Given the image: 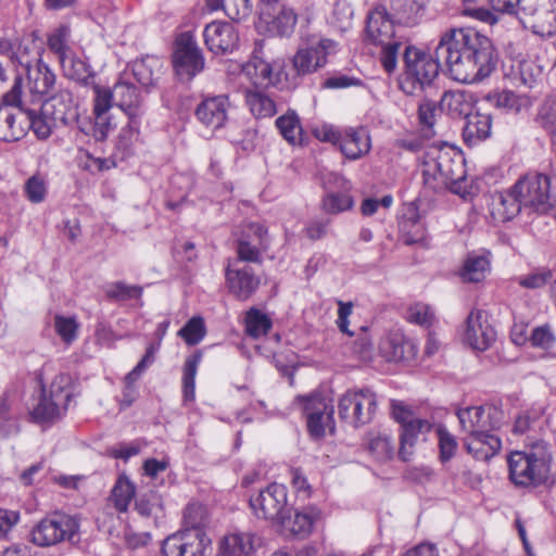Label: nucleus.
Wrapping results in <instances>:
<instances>
[{"mask_svg":"<svg viewBox=\"0 0 556 556\" xmlns=\"http://www.w3.org/2000/svg\"><path fill=\"white\" fill-rule=\"evenodd\" d=\"M163 63L154 55H146L137 59L130 65L129 77H134L142 87H152L156 84L162 73Z\"/></svg>","mask_w":556,"mask_h":556,"instance_id":"72a5a7b5","label":"nucleus"},{"mask_svg":"<svg viewBox=\"0 0 556 556\" xmlns=\"http://www.w3.org/2000/svg\"><path fill=\"white\" fill-rule=\"evenodd\" d=\"M538 122L551 135H556V97L548 98L540 108Z\"/></svg>","mask_w":556,"mask_h":556,"instance_id":"bf43d9fd","label":"nucleus"},{"mask_svg":"<svg viewBox=\"0 0 556 556\" xmlns=\"http://www.w3.org/2000/svg\"><path fill=\"white\" fill-rule=\"evenodd\" d=\"M432 428V424L427 419H418L409 422L406 427L402 428L399 457L403 462L410 459L414 453V446L420 435L426 434Z\"/></svg>","mask_w":556,"mask_h":556,"instance_id":"e433bc0d","label":"nucleus"},{"mask_svg":"<svg viewBox=\"0 0 556 556\" xmlns=\"http://www.w3.org/2000/svg\"><path fill=\"white\" fill-rule=\"evenodd\" d=\"M440 111L441 110L438 108L437 103L431 100H424L419 104L418 121L424 137L431 138L437 134L434 125Z\"/></svg>","mask_w":556,"mask_h":556,"instance_id":"09e8293b","label":"nucleus"},{"mask_svg":"<svg viewBox=\"0 0 556 556\" xmlns=\"http://www.w3.org/2000/svg\"><path fill=\"white\" fill-rule=\"evenodd\" d=\"M48 179L41 173H35L26 179L23 192L26 199L33 204L42 203L48 194Z\"/></svg>","mask_w":556,"mask_h":556,"instance_id":"de8ad7c7","label":"nucleus"},{"mask_svg":"<svg viewBox=\"0 0 556 556\" xmlns=\"http://www.w3.org/2000/svg\"><path fill=\"white\" fill-rule=\"evenodd\" d=\"M352 352L362 362H370L372 359L374 345L370 337L366 332H363L353 342Z\"/></svg>","mask_w":556,"mask_h":556,"instance_id":"774afa93","label":"nucleus"},{"mask_svg":"<svg viewBox=\"0 0 556 556\" xmlns=\"http://www.w3.org/2000/svg\"><path fill=\"white\" fill-rule=\"evenodd\" d=\"M437 437L439 441L440 459L443 463L447 462L455 455L457 450L458 444L456 438L442 426L437 428Z\"/></svg>","mask_w":556,"mask_h":556,"instance_id":"680f3d73","label":"nucleus"},{"mask_svg":"<svg viewBox=\"0 0 556 556\" xmlns=\"http://www.w3.org/2000/svg\"><path fill=\"white\" fill-rule=\"evenodd\" d=\"M491 213L498 222H508L517 216L523 204L519 201L518 194H515L514 187L507 191L495 193L492 197Z\"/></svg>","mask_w":556,"mask_h":556,"instance_id":"f704fd0d","label":"nucleus"},{"mask_svg":"<svg viewBox=\"0 0 556 556\" xmlns=\"http://www.w3.org/2000/svg\"><path fill=\"white\" fill-rule=\"evenodd\" d=\"M201 49L190 33L180 34L175 43L173 67L180 80L189 81L204 70Z\"/></svg>","mask_w":556,"mask_h":556,"instance_id":"9b49d317","label":"nucleus"},{"mask_svg":"<svg viewBox=\"0 0 556 556\" xmlns=\"http://www.w3.org/2000/svg\"><path fill=\"white\" fill-rule=\"evenodd\" d=\"M380 350L389 362H410L417 355V346L414 341L397 334L386 339L381 343Z\"/></svg>","mask_w":556,"mask_h":556,"instance_id":"c9c22d12","label":"nucleus"},{"mask_svg":"<svg viewBox=\"0 0 556 556\" xmlns=\"http://www.w3.org/2000/svg\"><path fill=\"white\" fill-rule=\"evenodd\" d=\"M78 528L75 518L54 514L37 522L29 533V539L31 543L40 547L53 546L63 541L75 542Z\"/></svg>","mask_w":556,"mask_h":556,"instance_id":"6e6552de","label":"nucleus"},{"mask_svg":"<svg viewBox=\"0 0 556 556\" xmlns=\"http://www.w3.org/2000/svg\"><path fill=\"white\" fill-rule=\"evenodd\" d=\"M492 119L489 114H468L463 128V137L468 146H476L491 134Z\"/></svg>","mask_w":556,"mask_h":556,"instance_id":"4c0bfd02","label":"nucleus"},{"mask_svg":"<svg viewBox=\"0 0 556 556\" xmlns=\"http://www.w3.org/2000/svg\"><path fill=\"white\" fill-rule=\"evenodd\" d=\"M270 328L271 321L265 314L256 308L248 311L245 316V329L250 337L257 339L265 336Z\"/></svg>","mask_w":556,"mask_h":556,"instance_id":"603ef678","label":"nucleus"},{"mask_svg":"<svg viewBox=\"0 0 556 556\" xmlns=\"http://www.w3.org/2000/svg\"><path fill=\"white\" fill-rule=\"evenodd\" d=\"M377 397L369 389L350 390L339 401V416L354 427L368 424L376 412Z\"/></svg>","mask_w":556,"mask_h":556,"instance_id":"f8f14e48","label":"nucleus"},{"mask_svg":"<svg viewBox=\"0 0 556 556\" xmlns=\"http://www.w3.org/2000/svg\"><path fill=\"white\" fill-rule=\"evenodd\" d=\"M207 513L206 508L199 503L189 504L184 513L185 529H202L206 523Z\"/></svg>","mask_w":556,"mask_h":556,"instance_id":"052dcab7","label":"nucleus"},{"mask_svg":"<svg viewBox=\"0 0 556 556\" xmlns=\"http://www.w3.org/2000/svg\"><path fill=\"white\" fill-rule=\"evenodd\" d=\"M491 269L490 254L470 252L458 269V276L465 282H480L485 279Z\"/></svg>","mask_w":556,"mask_h":556,"instance_id":"473e14b6","label":"nucleus"},{"mask_svg":"<svg viewBox=\"0 0 556 556\" xmlns=\"http://www.w3.org/2000/svg\"><path fill=\"white\" fill-rule=\"evenodd\" d=\"M484 99L491 106L508 114L527 112L532 105L529 96L513 90H495L486 94Z\"/></svg>","mask_w":556,"mask_h":556,"instance_id":"7c9ffc66","label":"nucleus"},{"mask_svg":"<svg viewBox=\"0 0 556 556\" xmlns=\"http://www.w3.org/2000/svg\"><path fill=\"white\" fill-rule=\"evenodd\" d=\"M320 519L321 510L315 506H307L296 510L292 516L285 514L278 523L291 535L306 538Z\"/></svg>","mask_w":556,"mask_h":556,"instance_id":"cd10ccee","label":"nucleus"},{"mask_svg":"<svg viewBox=\"0 0 556 556\" xmlns=\"http://www.w3.org/2000/svg\"><path fill=\"white\" fill-rule=\"evenodd\" d=\"M62 70L68 78L80 84L88 85L93 79V72L90 65L73 52L60 60Z\"/></svg>","mask_w":556,"mask_h":556,"instance_id":"79ce46f5","label":"nucleus"},{"mask_svg":"<svg viewBox=\"0 0 556 556\" xmlns=\"http://www.w3.org/2000/svg\"><path fill=\"white\" fill-rule=\"evenodd\" d=\"M47 115L59 126H66L78 117L77 105L71 91L64 89L51 96L42 103Z\"/></svg>","mask_w":556,"mask_h":556,"instance_id":"bb28decb","label":"nucleus"},{"mask_svg":"<svg viewBox=\"0 0 556 556\" xmlns=\"http://www.w3.org/2000/svg\"><path fill=\"white\" fill-rule=\"evenodd\" d=\"M104 293L108 299L121 302L139 299L142 295V288L135 285H127L123 281H115L104 287Z\"/></svg>","mask_w":556,"mask_h":556,"instance_id":"3c124183","label":"nucleus"},{"mask_svg":"<svg viewBox=\"0 0 556 556\" xmlns=\"http://www.w3.org/2000/svg\"><path fill=\"white\" fill-rule=\"evenodd\" d=\"M303 412L306 416L307 429L315 438L325 434L326 429L333 431V405L320 395L304 399Z\"/></svg>","mask_w":556,"mask_h":556,"instance_id":"6ab92c4d","label":"nucleus"},{"mask_svg":"<svg viewBox=\"0 0 556 556\" xmlns=\"http://www.w3.org/2000/svg\"><path fill=\"white\" fill-rule=\"evenodd\" d=\"M242 73L255 85H277L278 74L274 64L265 59L264 41H256L251 59L242 65Z\"/></svg>","mask_w":556,"mask_h":556,"instance_id":"b1692460","label":"nucleus"},{"mask_svg":"<svg viewBox=\"0 0 556 556\" xmlns=\"http://www.w3.org/2000/svg\"><path fill=\"white\" fill-rule=\"evenodd\" d=\"M365 41L381 49L380 62L388 73H392L396 67L403 40L396 35L393 18L384 7L378 5L368 12Z\"/></svg>","mask_w":556,"mask_h":556,"instance_id":"7ed1b4c3","label":"nucleus"},{"mask_svg":"<svg viewBox=\"0 0 556 556\" xmlns=\"http://www.w3.org/2000/svg\"><path fill=\"white\" fill-rule=\"evenodd\" d=\"M368 451L379 460H388L393 457L395 440L386 431L370 432L367 437Z\"/></svg>","mask_w":556,"mask_h":556,"instance_id":"c03bdc74","label":"nucleus"},{"mask_svg":"<svg viewBox=\"0 0 556 556\" xmlns=\"http://www.w3.org/2000/svg\"><path fill=\"white\" fill-rule=\"evenodd\" d=\"M128 124L122 128L118 136V147L125 151L139 140L141 118H128Z\"/></svg>","mask_w":556,"mask_h":556,"instance_id":"e2e57ef3","label":"nucleus"},{"mask_svg":"<svg viewBox=\"0 0 556 556\" xmlns=\"http://www.w3.org/2000/svg\"><path fill=\"white\" fill-rule=\"evenodd\" d=\"M342 190L328 191L321 200V208L330 215H338L350 211L354 207L355 201L350 193L351 186L348 181L342 180Z\"/></svg>","mask_w":556,"mask_h":556,"instance_id":"ea45409f","label":"nucleus"},{"mask_svg":"<svg viewBox=\"0 0 556 556\" xmlns=\"http://www.w3.org/2000/svg\"><path fill=\"white\" fill-rule=\"evenodd\" d=\"M406 319L416 325L429 326L433 319V312L427 304L415 303L408 307Z\"/></svg>","mask_w":556,"mask_h":556,"instance_id":"69168bd1","label":"nucleus"},{"mask_svg":"<svg viewBox=\"0 0 556 556\" xmlns=\"http://www.w3.org/2000/svg\"><path fill=\"white\" fill-rule=\"evenodd\" d=\"M229 101L226 96H215L204 99L195 110L197 119L208 130L224 127L227 121Z\"/></svg>","mask_w":556,"mask_h":556,"instance_id":"393cba45","label":"nucleus"},{"mask_svg":"<svg viewBox=\"0 0 556 556\" xmlns=\"http://www.w3.org/2000/svg\"><path fill=\"white\" fill-rule=\"evenodd\" d=\"M243 261L229 260L225 278L230 293L239 300H248L258 288L260 279L253 273V269L242 264Z\"/></svg>","mask_w":556,"mask_h":556,"instance_id":"412c9836","label":"nucleus"},{"mask_svg":"<svg viewBox=\"0 0 556 556\" xmlns=\"http://www.w3.org/2000/svg\"><path fill=\"white\" fill-rule=\"evenodd\" d=\"M71 38V29L66 25H61L48 37V47L55 53L59 61L72 52L68 41Z\"/></svg>","mask_w":556,"mask_h":556,"instance_id":"5fc2aeb1","label":"nucleus"},{"mask_svg":"<svg viewBox=\"0 0 556 556\" xmlns=\"http://www.w3.org/2000/svg\"><path fill=\"white\" fill-rule=\"evenodd\" d=\"M236 241L238 258L243 262L260 263L269 247L267 229L260 223L244 224Z\"/></svg>","mask_w":556,"mask_h":556,"instance_id":"f3484780","label":"nucleus"},{"mask_svg":"<svg viewBox=\"0 0 556 556\" xmlns=\"http://www.w3.org/2000/svg\"><path fill=\"white\" fill-rule=\"evenodd\" d=\"M115 106L121 109L128 118H141L144 113V101L140 90L130 80L125 71L113 86Z\"/></svg>","mask_w":556,"mask_h":556,"instance_id":"4be33fe9","label":"nucleus"},{"mask_svg":"<svg viewBox=\"0 0 556 556\" xmlns=\"http://www.w3.org/2000/svg\"><path fill=\"white\" fill-rule=\"evenodd\" d=\"M424 175L440 179L453 193L462 198L471 194L472 185L466 175L463 156L445 143L429 146L424 155Z\"/></svg>","mask_w":556,"mask_h":556,"instance_id":"f03ea898","label":"nucleus"},{"mask_svg":"<svg viewBox=\"0 0 556 556\" xmlns=\"http://www.w3.org/2000/svg\"><path fill=\"white\" fill-rule=\"evenodd\" d=\"M211 540L203 529H184L165 539L164 556H204Z\"/></svg>","mask_w":556,"mask_h":556,"instance_id":"2eb2a0df","label":"nucleus"},{"mask_svg":"<svg viewBox=\"0 0 556 556\" xmlns=\"http://www.w3.org/2000/svg\"><path fill=\"white\" fill-rule=\"evenodd\" d=\"M245 104L255 118H267L276 114V102L265 91L254 87L244 92Z\"/></svg>","mask_w":556,"mask_h":556,"instance_id":"a19ab883","label":"nucleus"},{"mask_svg":"<svg viewBox=\"0 0 556 556\" xmlns=\"http://www.w3.org/2000/svg\"><path fill=\"white\" fill-rule=\"evenodd\" d=\"M201 354L197 353L189 356L184 366L182 386H184V399L186 401H193L195 395V376L199 364L201 362Z\"/></svg>","mask_w":556,"mask_h":556,"instance_id":"8fccbe9b","label":"nucleus"},{"mask_svg":"<svg viewBox=\"0 0 556 556\" xmlns=\"http://www.w3.org/2000/svg\"><path fill=\"white\" fill-rule=\"evenodd\" d=\"M338 51V42L329 38L311 41L298 49L292 58V67L300 76L317 72L327 64L329 55Z\"/></svg>","mask_w":556,"mask_h":556,"instance_id":"ddd939ff","label":"nucleus"},{"mask_svg":"<svg viewBox=\"0 0 556 556\" xmlns=\"http://www.w3.org/2000/svg\"><path fill=\"white\" fill-rule=\"evenodd\" d=\"M187 344H198L205 336L204 321L201 317H192L187 324L178 331Z\"/></svg>","mask_w":556,"mask_h":556,"instance_id":"13d9d810","label":"nucleus"},{"mask_svg":"<svg viewBox=\"0 0 556 556\" xmlns=\"http://www.w3.org/2000/svg\"><path fill=\"white\" fill-rule=\"evenodd\" d=\"M518 14L540 36L556 33V0H520Z\"/></svg>","mask_w":556,"mask_h":556,"instance_id":"4468645a","label":"nucleus"},{"mask_svg":"<svg viewBox=\"0 0 556 556\" xmlns=\"http://www.w3.org/2000/svg\"><path fill=\"white\" fill-rule=\"evenodd\" d=\"M276 127L286 141L292 146L303 142V129L294 111H289L276 119Z\"/></svg>","mask_w":556,"mask_h":556,"instance_id":"49530a36","label":"nucleus"},{"mask_svg":"<svg viewBox=\"0 0 556 556\" xmlns=\"http://www.w3.org/2000/svg\"><path fill=\"white\" fill-rule=\"evenodd\" d=\"M551 459V454L543 446H535L529 452H514L508 458L509 477L516 485H539L548 476Z\"/></svg>","mask_w":556,"mask_h":556,"instance_id":"39448f33","label":"nucleus"},{"mask_svg":"<svg viewBox=\"0 0 556 556\" xmlns=\"http://www.w3.org/2000/svg\"><path fill=\"white\" fill-rule=\"evenodd\" d=\"M250 506L258 518L280 521L287 513V489L283 484L271 483L250 498Z\"/></svg>","mask_w":556,"mask_h":556,"instance_id":"a211bd4d","label":"nucleus"},{"mask_svg":"<svg viewBox=\"0 0 556 556\" xmlns=\"http://www.w3.org/2000/svg\"><path fill=\"white\" fill-rule=\"evenodd\" d=\"M441 109L447 110L452 114H466L467 103L465 94L460 91H446L440 101Z\"/></svg>","mask_w":556,"mask_h":556,"instance_id":"0e129e2a","label":"nucleus"},{"mask_svg":"<svg viewBox=\"0 0 556 556\" xmlns=\"http://www.w3.org/2000/svg\"><path fill=\"white\" fill-rule=\"evenodd\" d=\"M27 67V84L23 86L21 77H16L12 88L3 96L8 105L25 108L34 103H40L55 84V75L41 60L36 65Z\"/></svg>","mask_w":556,"mask_h":556,"instance_id":"20e7f679","label":"nucleus"},{"mask_svg":"<svg viewBox=\"0 0 556 556\" xmlns=\"http://www.w3.org/2000/svg\"><path fill=\"white\" fill-rule=\"evenodd\" d=\"M204 42L215 54L232 52L239 45V34L229 22L214 21L203 31Z\"/></svg>","mask_w":556,"mask_h":556,"instance_id":"5701e85b","label":"nucleus"},{"mask_svg":"<svg viewBox=\"0 0 556 556\" xmlns=\"http://www.w3.org/2000/svg\"><path fill=\"white\" fill-rule=\"evenodd\" d=\"M437 56L420 51L415 47H407L404 52V77L402 88L407 93L429 86L439 74L440 64Z\"/></svg>","mask_w":556,"mask_h":556,"instance_id":"0eeeda50","label":"nucleus"},{"mask_svg":"<svg viewBox=\"0 0 556 556\" xmlns=\"http://www.w3.org/2000/svg\"><path fill=\"white\" fill-rule=\"evenodd\" d=\"M456 415L462 430L468 435L497 430L504 418L503 412L492 405L459 408Z\"/></svg>","mask_w":556,"mask_h":556,"instance_id":"dca6fc26","label":"nucleus"},{"mask_svg":"<svg viewBox=\"0 0 556 556\" xmlns=\"http://www.w3.org/2000/svg\"><path fill=\"white\" fill-rule=\"evenodd\" d=\"M135 494V484L126 476H119L111 491L110 502L117 511L126 513Z\"/></svg>","mask_w":556,"mask_h":556,"instance_id":"37998d69","label":"nucleus"},{"mask_svg":"<svg viewBox=\"0 0 556 556\" xmlns=\"http://www.w3.org/2000/svg\"><path fill=\"white\" fill-rule=\"evenodd\" d=\"M8 106L0 111V140L13 142L27 134V117L23 110L13 112Z\"/></svg>","mask_w":556,"mask_h":556,"instance_id":"2f4dec72","label":"nucleus"},{"mask_svg":"<svg viewBox=\"0 0 556 556\" xmlns=\"http://www.w3.org/2000/svg\"><path fill=\"white\" fill-rule=\"evenodd\" d=\"M465 342L476 351L488 350L496 340V331L483 309H472L466 319Z\"/></svg>","mask_w":556,"mask_h":556,"instance_id":"aec40b11","label":"nucleus"},{"mask_svg":"<svg viewBox=\"0 0 556 556\" xmlns=\"http://www.w3.org/2000/svg\"><path fill=\"white\" fill-rule=\"evenodd\" d=\"M353 9L346 1H337L333 5L330 22L340 31H346L352 27Z\"/></svg>","mask_w":556,"mask_h":556,"instance_id":"6e6d98bb","label":"nucleus"},{"mask_svg":"<svg viewBox=\"0 0 556 556\" xmlns=\"http://www.w3.org/2000/svg\"><path fill=\"white\" fill-rule=\"evenodd\" d=\"M18 431L16 418L11 414L5 399H0V437H9Z\"/></svg>","mask_w":556,"mask_h":556,"instance_id":"338daca9","label":"nucleus"},{"mask_svg":"<svg viewBox=\"0 0 556 556\" xmlns=\"http://www.w3.org/2000/svg\"><path fill=\"white\" fill-rule=\"evenodd\" d=\"M448 75L463 84H476L489 77L496 67V52L491 39L471 27L450 28L435 48Z\"/></svg>","mask_w":556,"mask_h":556,"instance_id":"f257e3e1","label":"nucleus"},{"mask_svg":"<svg viewBox=\"0 0 556 556\" xmlns=\"http://www.w3.org/2000/svg\"><path fill=\"white\" fill-rule=\"evenodd\" d=\"M338 147L346 159L351 161L362 159L371 149V138L368 129L363 126L342 129Z\"/></svg>","mask_w":556,"mask_h":556,"instance_id":"a878e982","label":"nucleus"},{"mask_svg":"<svg viewBox=\"0 0 556 556\" xmlns=\"http://www.w3.org/2000/svg\"><path fill=\"white\" fill-rule=\"evenodd\" d=\"M428 0H393V15L399 23L415 26L421 21Z\"/></svg>","mask_w":556,"mask_h":556,"instance_id":"58836bf2","label":"nucleus"},{"mask_svg":"<svg viewBox=\"0 0 556 556\" xmlns=\"http://www.w3.org/2000/svg\"><path fill=\"white\" fill-rule=\"evenodd\" d=\"M523 208L545 214L556 204V194L552 189L551 177L546 174L530 172L521 176L513 186Z\"/></svg>","mask_w":556,"mask_h":556,"instance_id":"423d86ee","label":"nucleus"},{"mask_svg":"<svg viewBox=\"0 0 556 556\" xmlns=\"http://www.w3.org/2000/svg\"><path fill=\"white\" fill-rule=\"evenodd\" d=\"M68 383L70 377L62 374L53 379L49 392L43 386L41 387L39 400L30 410V416L35 421L54 420L66 410L72 396L71 390L67 388Z\"/></svg>","mask_w":556,"mask_h":556,"instance_id":"1a4fd4ad","label":"nucleus"},{"mask_svg":"<svg viewBox=\"0 0 556 556\" xmlns=\"http://www.w3.org/2000/svg\"><path fill=\"white\" fill-rule=\"evenodd\" d=\"M467 452L477 460L486 462L502 448V441L493 431H482L464 439Z\"/></svg>","mask_w":556,"mask_h":556,"instance_id":"c756f323","label":"nucleus"},{"mask_svg":"<svg viewBox=\"0 0 556 556\" xmlns=\"http://www.w3.org/2000/svg\"><path fill=\"white\" fill-rule=\"evenodd\" d=\"M54 329L64 343L71 344L78 337L79 324L74 316L55 315Z\"/></svg>","mask_w":556,"mask_h":556,"instance_id":"864d4df0","label":"nucleus"},{"mask_svg":"<svg viewBox=\"0 0 556 556\" xmlns=\"http://www.w3.org/2000/svg\"><path fill=\"white\" fill-rule=\"evenodd\" d=\"M296 21L294 10L280 0H261L257 24L260 30L271 36L288 37L293 33Z\"/></svg>","mask_w":556,"mask_h":556,"instance_id":"9d476101","label":"nucleus"},{"mask_svg":"<svg viewBox=\"0 0 556 556\" xmlns=\"http://www.w3.org/2000/svg\"><path fill=\"white\" fill-rule=\"evenodd\" d=\"M261 545L253 532L235 531L226 534L219 543L220 556H251Z\"/></svg>","mask_w":556,"mask_h":556,"instance_id":"c85d7f7f","label":"nucleus"},{"mask_svg":"<svg viewBox=\"0 0 556 556\" xmlns=\"http://www.w3.org/2000/svg\"><path fill=\"white\" fill-rule=\"evenodd\" d=\"M24 111L27 117V130L33 129L34 134L39 139H47L52 130L56 127H60L56 122L50 118V115H47L46 110L41 105L40 114H37L34 110L28 106L20 108Z\"/></svg>","mask_w":556,"mask_h":556,"instance_id":"a18cd8bd","label":"nucleus"},{"mask_svg":"<svg viewBox=\"0 0 556 556\" xmlns=\"http://www.w3.org/2000/svg\"><path fill=\"white\" fill-rule=\"evenodd\" d=\"M93 115H109V111L115 105L113 88L93 86Z\"/></svg>","mask_w":556,"mask_h":556,"instance_id":"4d7b16f0","label":"nucleus"}]
</instances>
